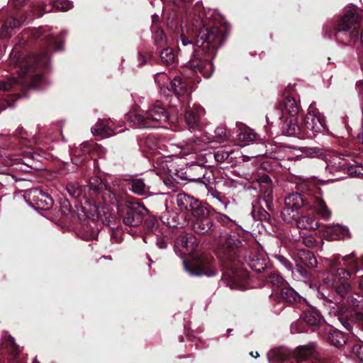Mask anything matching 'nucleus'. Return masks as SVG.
I'll use <instances>...</instances> for the list:
<instances>
[{
    "label": "nucleus",
    "instance_id": "38",
    "mask_svg": "<svg viewBox=\"0 0 363 363\" xmlns=\"http://www.w3.org/2000/svg\"><path fill=\"white\" fill-rule=\"evenodd\" d=\"M248 265L255 272L261 273L265 269L267 264L264 259L253 257L249 260Z\"/></svg>",
    "mask_w": 363,
    "mask_h": 363
},
{
    "label": "nucleus",
    "instance_id": "55",
    "mask_svg": "<svg viewBox=\"0 0 363 363\" xmlns=\"http://www.w3.org/2000/svg\"><path fill=\"white\" fill-rule=\"evenodd\" d=\"M303 243L308 247H313L315 246L316 240L311 235L303 237Z\"/></svg>",
    "mask_w": 363,
    "mask_h": 363
},
{
    "label": "nucleus",
    "instance_id": "41",
    "mask_svg": "<svg viewBox=\"0 0 363 363\" xmlns=\"http://www.w3.org/2000/svg\"><path fill=\"white\" fill-rule=\"evenodd\" d=\"M266 279L267 281L273 286L284 287L286 284L285 279L277 272H270Z\"/></svg>",
    "mask_w": 363,
    "mask_h": 363
},
{
    "label": "nucleus",
    "instance_id": "56",
    "mask_svg": "<svg viewBox=\"0 0 363 363\" xmlns=\"http://www.w3.org/2000/svg\"><path fill=\"white\" fill-rule=\"evenodd\" d=\"M293 271L294 272V274L296 272L298 273L301 278H307L308 276L307 270L298 264L296 265L295 269Z\"/></svg>",
    "mask_w": 363,
    "mask_h": 363
},
{
    "label": "nucleus",
    "instance_id": "42",
    "mask_svg": "<svg viewBox=\"0 0 363 363\" xmlns=\"http://www.w3.org/2000/svg\"><path fill=\"white\" fill-rule=\"evenodd\" d=\"M171 86L177 96H182L186 91V85L179 77H175L171 82Z\"/></svg>",
    "mask_w": 363,
    "mask_h": 363
},
{
    "label": "nucleus",
    "instance_id": "36",
    "mask_svg": "<svg viewBox=\"0 0 363 363\" xmlns=\"http://www.w3.org/2000/svg\"><path fill=\"white\" fill-rule=\"evenodd\" d=\"M130 184L131 186L130 189L133 193L137 195H145L148 191L147 185L144 179L142 178L133 179L130 182Z\"/></svg>",
    "mask_w": 363,
    "mask_h": 363
},
{
    "label": "nucleus",
    "instance_id": "28",
    "mask_svg": "<svg viewBox=\"0 0 363 363\" xmlns=\"http://www.w3.org/2000/svg\"><path fill=\"white\" fill-rule=\"evenodd\" d=\"M264 180L265 182L269 183L268 186L266 188L263 198L259 199L257 201H260L261 203L263 202L264 203V205L266 208L269 210L272 211L274 210V205H273V195H272V189L271 185V179L266 176L264 177Z\"/></svg>",
    "mask_w": 363,
    "mask_h": 363
},
{
    "label": "nucleus",
    "instance_id": "19",
    "mask_svg": "<svg viewBox=\"0 0 363 363\" xmlns=\"http://www.w3.org/2000/svg\"><path fill=\"white\" fill-rule=\"evenodd\" d=\"M323 304L325 306L330 308V313H333L335 316L337 317V320L342 324V325L348 331H352V322L350 319L343 317L340 315V312L336 309V303L332 301L327 297H324Z\"/></svg>",
    "mask_w": 363,
    "mask_h": 363
},
{
    "label": "nucleus",
    "instance_id": "23",
    "mask_svg": "<svg viewBox=\"0 0 363 363\" xmlns=\"http://www.w3.org/2000/svg\"><path fill=\"white\" fill-rule=\"evenodd\" d=\"M280 296L283 301L289 303H300L301 301H305L298 292L287 284L282 287Z\"/></svg>",
    "mask_w": 363,
    "mask_h": 363
},
{
    "label": "nucleus",
    "instance_id": "54",
    "mask_svg": "<svg viewBox=\"0 0 363 363\" xmlns=\"http://www.w3.org/2000/svg\"><path fill=\"white\" fill-rule=\"evenodd\" d=\"M352 352L361 362H363V345H354Z\"/></svg>",
    "mask_w": 363,
    "mask_h": 363
},
{
    "label": "nucleus",
    "instance_id": "30",
    "mask_svg": "<svg viewBox=\"0 0 363 363\" xmlns=\"http://www.w3.org/2000/svg\"><path fill=\"white\" fill-rule=\"evenodd\" d=\"M197 168L200 170L201 174H202L201 177L194 178L191 180L194 182H197L199 183L203 184L207 189H210L211 191L213 189L212 187V179H213V173L211 171L207 170L206 168L201 166H198Z\"/></svg>",
    "mask_w": 363,
    "mask_h": 363
},
{
    "label": "nucleus",
    "instance_id": "45",
    "mask_svg": "<svg viewBox=\"0 0 363 363\" xmlns=\"http://www.w3.org/2000/svg\"><path fill=\"white\" fill-rule=\"evenodd\" d=\"M362 165L352 164L349 162L345 174L352 177H357L363 176Z\"/></svg>",
    "mask_w": 363,
    "mask_h": 363
},
{
    "label": "nucleus",
    "instance_id": "25",
    "mask_svg": "<svg viewBox=\"0 0 363 363\" xmlns=\"http://www.w3.org/2000/svg\"><path fill=\"white\" fill-rule=\"evenodd\" d=\"M162 222L167 225L171 228H184L186 223L187 220L184 218L183 220H179V217L177 213L172 212L167 213L162 216L161 218Z\"/></svg>",
    "mask_w": 363,
    "mask_h": 363
},
{
    "label": "nucleus",
    "instance_id": "20",
    "mask_svg": "<svg viewBox=\"0 0 363 363\" xmlns=\"http://www.w3.org/2000/svg\"><path fill=\"white\" fill-rule=\"evenodd\" d=\"M339 258V255H335L332 258L326 259L330 265L329 272L331 274H334L339 277L341 279H347L350 277V272L347 270L340 267V262Z\"/></svg>",
    "mask_w": 363,
    "mask_h": 363
},
{
    "label": "nucleus",
    "instance_id": "48",
    "mask_svg": "<svg viewBox=\"0 0 363 363\" xmlns=\"http://www.w3.org/2000/svg\"><path fill=\"white\" fill-rule=\"evenodd\" d=\"M179 21H178V16L177 13V11L174 10L171 11L167 17V26L172 29L174 30L178 26Z\"/></svg>",
    "mask_w": 363,
    "mask_h": 363
},
{
    "label": "nucleus",
    "instance_id": "63",
    "mask_svg": "<svg viewBox=\"0 0 363 363\" xmlns=\"http://www.w3.org/2000/svg\"><path fill=\"white\" fill-rule=\"evenodd\" d=\"M10 3L15 7L21 6L26 0H9Z\"/></svg>",
    "mask_w": 363,
    "mask_h": 363
},
{
    "label": "nucleus",
    "instance_id": "40",
    "mask_svg": "<svg viewBox=\"0 0 363 363\" xmlns=\"http://www.w3.org/2000/svg\"><path fill=\"white\" fill-rule=\"evenodd\" d=\"M300 259L301 262L308 267L314 268L317 267V259L314 255L310 251L303 252Z\"/></svg>",
    "mask_w": 363,
    "mask_h": 363
},
{
    "label": "nucleus",
    "instance_id": "1",
    "mask_svg": "<svg viewBox=\"0 0 363 363\" xmlns=\"http://www.w3.org/2000/svg\"><path fill=\"white\" fill-rule=\"evenodd\" d=\"M50 63L47 51L37 56L26 57L21 52L20 45H16L10 52L7 64L9 72L17 74L16 77L0 82V89L8 91L16 89L18 86L43 89L47 84V80L40 74L35 72L39 67H47Z\"/></svg>",
    "mask_w": 363,
    "mask_h": 363
},
{
    "label": "nucleus",
    "instance_id": "10",
    "mask_svg": "<svg viewBox=\"0 0 363 363\" xmlns=\"http://www.w3.org/2000/svg\"><path fill=\"white\" fill-rule=\"evenodd\" d=\"M303 128L304 135L308 134L311 131L313 135L322 133L326 128L325 117L319 112L315 111L311 104L308 108V113L303 121Z\"/></svg>",
    "mask_w": 363,
    "mask_h": 363
},
{
    "label": "nucleus",
    "instance_id": "12",
    "mask_svg": "<svg viewBox=\"0 0 363 363\" xmlns=\"http://www.w3.org/2000/svg\"><path fill=\"white\" fill-rule=\"evenodd\" d=\"M182 262L185 271L192 277L206 275L211 277L216 275L218 272L214 267H207L201 259H195L189 263L183 259Z\"/></svg>",
    "mask_w": 363,
    "mask_h": 363
},
{
    "label": "nucleus",
    "instance_id": "49",
    "mask_svg": "<svg viewBox=\"0 0 363 363\" xmlns=\"http://www.w3.org/2000/svg\"><path fill=\"white\" fill-rule=\"evenodd\" d=\"M157 221L155 218L150 217L145 220L144 228L147 233H153Z\"/></svg>",
    "mask_w": 363,
    "mask_h": 363
},
{
    "label": "nucleus",
    "instance_id": "9",
    "mask_svg": "<svg viewBox=\"0 0 363 363\" xmlns=\"http://www.w3.org/2000/svg\"><path fill=\"white\" fill-rule=\"evenodd\" d=\"M148 210L140 203L127 201L125 211L122 216L125 225L131 227H138L143 222Z\"/></svg>",
    "mask_w": 363,
    "mask_h": 363
},
{
    "label": "nucleus",
    "instance_id": "39",
    "mask_svg": "<svg viewBox=\"0 0 363 363\" xmlns=\"http://www.w3.org/2000/svg\"><path fill=\"white\" fill-rule=\"evenodd\" d=\"M138 143L140 147H145L152 150H155L158 147L157 138L154 135H148L145 138L140 139Z\"/></svg>",
    "mask_w": 363,
    "mask_h": 363
},
{
    "label": "nucleus",
    "instance_id": "22",
    "mask_svg": "<svg viewBox=\"0 0 363 363\" xmlns=\"http://www.w3.org/2000/svg\"><path fill=\"white\" fill-rule=\"evenodd\" d=\"M298 228L304 230H315L319 228V222L309 216H297L294 222Z\"/></svg>",
    "mask_w": 363,
    "mask_h": 363
},
{
    "label": "nucleus",
    "instance_id": "7",
    "mask_svg": "<svg viewBox=\"0 0 363 363\" xmlns=\"http://www.w3.org/2000/svg\"><path fill=\"white\" fill-rule=\"evenodd\" d=\"M213 240L217 241V254L223 259H231L234 250L241 245L240 240L234 235H229L222 229L213 231Z\"/></svg>",
    "mask_w": 363,
    "mask_h": 363
},
{
    "label": "nucleus",
    "instance_id": "31",
    "mask_svg": "<svg viewBox=\"0 0 363 363\" xmlns=\"http://www.w3.org/2000/svg\"><path fill=\"white\" fill-rule=\"evenodd\" d=\"M210 196L214 200L213 201V204L221 211H226L228 206L230 203L228 198H226L223 194L220 192L212 189L210 192Z\"/></svg>",
    "mask_w": 363,
    "mask_h": 363
},
{
    "label": "nucleus",
    "instance_id": "53",
    "mask_svg": "<svg viewBox=\"0 0 363 363\" xmlns=\"http://www.w3.org/2000/svg\"><path fill=\"white\" fill-rule=\"evenodd\" d=\"M349 289V284L346 283H342L336 287L335 291L341 298H345L347 296Z\"/></svg>",
    "mask_w": 363,
    "mask_h": 363
},
{
    "label": "nucleus",
    "instance_id": "5",
    "mask_svg": "<svg viewBox=\"0 0 363 363\" xmlns=\"http://www.w3.org/2000/svg\"><path fill=\"white\" fill-rule=\"evenodd\" d=\"M86 187L87 194H84V200L87 205L98 208L103 201L104 204L116 205L118 207L116 194L101 178L92 177L89 186Z\"/></svg>",
    "mask_w": 363,
    "mask_h": 363
},
{
    "label": "nucleus",
    "instance_id": "43",
    "mask_svg": "<svg viewBox=\"0 0 363 363\" xmlns=\"http://www.w3.org/2000/svg\"><path fill=\"white\" fill-rule=\"evenodd\" d=\"M42 13H35L33 9L26 11V13L21 17L20 21L21 26L28 24L30 23L35 18L40 17Z\"/></svg>",
    "mask_w": 363,
    "mask_h": 363
},
{
    "label": "nucleus",
    "instance_id": "62",
    "mask_svg": "<svg viewBox=\"0 0 363 363\" xmlns=\"http://www.w3.org/2000/svg\"><path fill=\"white\" fill-rule=\"evenodd\" d=\"M278 352L277 350H270L268 354H267V356H268V361L269 363H273L272 362V358L273 357H275L277 358V353Z\"/></svg>",
    "mask_w": 363,
    "mask_h": 363
},
{
    "label": "nucleus",
    "instance_id": "47",
    "mask_svg": "<svg viewBox=\"0 0 363 363\" xmlns=\"http://www.w3.org/2000/svg\"><path fill=\"white\" fill-rule=\"evenodd\" d=\"M53 6L59 11L65 12L73 7V4L69 0H57L54 1Z\"/></svg>",
    "mask_w": 363,
    "mask_h": 363
},
{
    "label": "nucleus",
    "instance_id": "46",
    "mask_svg": "<svg viewBox=\"0 0 363 363\" xmlns=\"http://www.w3.org/2000/svg\"><path fill=\"white\" fill-rule=\"evenodd\" d=\"M222 279L226 281L227 285L231 289H242V288L236 284L235 275L231 276L228 272H225L222 274Z\"/></svg>",
    "mask_w": 363,
    "mask_h": 363
},
{
    "label": "nucleus",
    "instance_id": "2",
    "mask_svg": "<svg viewBox=\"0 0 363 363\" xmlns=\"http://www.w3.org/2000/svg\"><path fill=\"white\" fill-rule=\"evenodd\" d=\"M215 18V11L210 9L206 10L201 2H196L192 11L189 36L181 35L182 45L196 46L203 52L215 55L216 50L225 40L223 32L218 27L211 26Z\"/></svg>",
    "mask_w": 363,
    "mask_h": 363
},
{
    "label": "nucleus",
    "instance_id": "60",
    "mask_svg": "<svg viewBox=\"0 0 363 363\" xmlns=\"http://www.w3.org/2000/svg\"><path fill=\"white\" fill-rule=\"evenodd\" d=\"M156 245L160 249H164L167 247V243L162 238H157Z\"/></svg>",
    "mask_w": 363,
    "mask_h": 363
},
{
    "label": "nucleus",
    "instance_id": "29",
    "mask_svg": "<svg viewBox=\"0 0 363 363\" xmlns=\"http://www.w3.org/2000/svg\"><path fill=\"white\" fill-rule=\"evenodd\" d=\"M238 139L240 142H242L243 145H249L250 143L256 142L259 140L257 134L251 128H244L240 130L238 135Z\"/></svg>",
    "mask_w": 363,
    "mask_h": 363
},
{
    "label": "nucleus",
    "instance_id": "6",
    "mask_svg": "<svg viewBox=\"0 0 363 363\" xmlns=\"http://www.w3.org/2000/svg\"><path fill=\"white\" fill-rule=\"evenodd\" d=\"M129 117L138 128H157L159 127L157 123H164L169 118L167 111L159 101L154 104L144 115L130 113Z\"/></svg>",
    "mask_w": 363,
    "mask_h": 363
},
{
    "label": "nucleus",
    "instance_id": "16",
    "mask_svg": "<svg viewBox=\"0 0 363 363\" xmlns=\"http://www.w3.org/2000/svg\"><path fill=\"white\" fill-rule=\"evenodd\" d=\"M205 115L203 108L197 107L187 110L185 113V121L189 129H196L201 124V118Z\"/></svg>",
    "mask_w": 363,
    "mask_h": 363
},
{
    "label": "nucleus",
    "instance_id": "13",
    "mask_svg": "<svg viewBox=\"0 0 363 363\" xmlns=\"http://www.w3.org/2000/svg\"><path fill=\"white\" fill-rule=\"evenodd\" d=\"M194 219L193 228L196 233L200 235H209L213 240V231L216 229H220L216 226L208 216V211L206 208V213L203 216H196Z\"/></svg>",
    "mask_w": 363,
    "mask_h": 363
},
{
    "label": "nucleus",
    "instance_id": "14",
    "mask_svg": "<svg viewBox=\"0 0 363 363\" xmlns=\"http://www.w3.org/2000/svg\"><path fill=\"white\" fill-rule=\"evenodd\" d=\"M197 247L195 239L191 234L182 233L179 235L174 244V252L180 257L192 254Z\"/></svg>",
    "mask_w": 363,
    "mask_h": 363
},
{
    "label": "nucleus",
    "instance_id": "59",
    "mask_svg": "<svg viewBox=\"0 0 363 363\" xmlns=\"http://www.w3.org/2000/svg\"><path fill=\"white\" fill-rule=\"evenodd\" d=\"M299 324V322L298 321H296V322H294L293 323L291 324V332L292 333H301L302 330L298 329V325Z\"/></svg>",
    "mask_w": 363,
    "mask_h": 363
},
{
    "label": "nucleus",
    "instance_id": "21",
    "mask_svg": "<svg viewBox=\"0 0 363 363\" xmlns=\"http://www.w3.org/2000/svg\"><path fill=\"white\" fill-rule=\"evenodd\" d=\"M21 23L18 19L14 18H8L4 21L0 30V38H9L11 37L13 31L20 28Z\"/></svg>",
    "mask_w": 363,
    "mask_h": 363
},
{
    "label": "nucleus",
    "instance_id": "4",
    "mask_svg": "<svg viewBox=\"0 0 363 363\" xmlns=\"http://www.w3.org/2000/svg\"><path fill=\"white\" fill-rule=\"evenodd\" d=\"M302 208L306 210L314 209L325 220L331 217V211L327 207L320 191L313 195L295 192L289 194L284 198V207L281 212L282 220L287 223H294Z\"/></svg>",
    "mask_w": 363,
    "mask_h": 363
},
{
    "label": "nucleus",
    "instance_id": "32",
    "mask_svg": "<svg viewBox=\"0 0 363 363\" xmlns=\"http://www.w3.org/2000/svg\"><path fill=\"white\" fill-rule=\"evenodd\" d=\"M67 193L74 199H84V194H87L86 187L79 185L77 182L69 183L66 186Z\"/></svg>",
    "mask_w": 363,
    "mask_h": 363
},
{
    "label": "nucleus",
    "instance_id": "15",
    "mask_svg": "<svg viewBox=\"0 0 363 363\" xmlns=\"http://www.w3.org/2000/svg\"><path fill=\"white\" fill-rule=\"evenodd\" d=\"M199 49L194 50V57L189 61V65L194 72L201 73L205 78H209L214 70V66L206 60L199 57Z\"/></svg>",
    "mask_w": 363,
    "mask_h": 363
},
{
    "label": "nucleus",
    "instance_id": "51",
    "mask_svg": "<svg viewBox=\"0 0 363 363\" xmlns=\"http://www.w3.org/2000/svg\"><path fill=\"white\" fill-rule=\"evenodd\" d=\"M154 32V38L157 44H162L166 43L167 37L164 31L160 28H155Z\"/></svg>",
    "mask_w": 363,
    "mask_h": 363
},
{
    "label": "nucleus",
    "instance_id": "26",
    "mask_svg": "<svg viewBox=\"0 0 363 363\" xmlns=\"http://www.w3.org/2000/svg\"><path fill=\"white\" fill-rule=\"evenodd\" d=\"M91 133L94 135L108 138L116 134L108 125L104 121H98L92 128Z\"/></svg>",
    "mask_w": 363,
    "mask_h": 363
},
{
    "label": "nucleus",
    "instance_id": "61",
    "mask_svg": "<svg viewBox=\"0 0 363 363\" xmlns=\"http://www.w3.org/2000/svg\"><path fill=\"white\" fill-rule=\"evenodd\" d=\"M45 28L43 27H39L38 29H36L33 33L34 38H39L40 37L43 33L45 32Z\"/></svg>",
    "mask_w": 363,
    "mask_h": 363
},
{
    "label": "nucleus",
    "instance_id": "11",
    "mask_svg": "<svg viewBox=\"0 0 363 363\" xmlns=\"http://www.w3.org/2000/svg\"><path fill=\"white\" fill-rule=\"evenodd\" d=\"M342 154L333 153L325 157V172L332 176H337L332 180H339L343 178L340 175L342 173L345 174L350 160L348 158L342 157Z\"/></svg>",
    "mask_w": 363,
    "mask_h": 363
},
{
    "label": "nucleus",
    "instance_id": "33",
    "mask_svg": "<svg viewBox=\"0 0 363 363\" xmlns=\"http://www.w3.org/2000/svg\"><path fill=\"white\" fill-rule=\"evenodd\" d=\"M314 353V348L312 345H304V346H300L296 349V357L298 362L302 361H307L306 363H311L308 362V359L310 357H311ZM318 360H315V362L311 363H315Z\"/></svg>",
    "mask_w": 363,
    "mask_h": 363
},
{
    "label": "nucleus",
    "instance_id": "57",
    "mask_svg": "<svg viewBox=\"0 0 363 363\" xmlns=\"http://www.w3.org/2000/svg\"><path fill=\"white\" fill-rule=\"evenodd\" d=\"M216 135L221 139H226V130L224 128H217L215 130Z\"/></svg>",
    "mask_w": 363,
    "mask_h": 363
},
{
    "label": "nucleus",
    "instance_id": "18",
    "mask_svg": "<svg viewBox=\"0 0 363 363\" xmlns=\"http://www.w3.org/2000/svg\"><path fill=\"white\" fill-rule=\"evenodd\" d=\"M300 111L299 100H296L291 96H286L284 99L283 107L281 111L283 116L289 114L291 117H295Z\"/></svg>",
    "mask_w": 363,
    "mask_h": 363
},
{
    "label": "nucleus",
    "instance_id": "3",
    "mask_svg": "<svg viewBox=\"0 0 363 363\" xmlns=\"http://www.w3.org/2000/svg\"><path fill=\"white\" fill-rule=\"evenodd\" d=\"M360 27V16L354 6H348L335 22L324 24L323 32L325 38H331L334 36L337 42L344 45L354 46L360 42L363 47V30L359 36Z\"/></svg>",
    "mask_w": 363,
    "mask_h": 363
},
{
    "label": "nucleus",
    "instance_id": "27",
    "mask_svg": "<svg viewBox=\"0 0 363 363\" xmlns=\"http://www.w3.org/2000/svg\"><path fill=\"white\" fill-rule=\"evenodd\" d=\"M67 31H62L59 36L55 37L52 35H48L45 37V43L48 46V50L54 51L62 50L63 40L61 39V36L65 35Z\"/></svg>",
    "mask_w": 363,
    "mask_h": 363
},
{
    "label": "nucleus",
    "instance_id": "8",
    "mask_svg": "<svg viewBox=\"0 0 363 363\" xmlns=\"http://www.w3.org/2000/svg\"><path fill=\"white\" fill-rule=\"evenodd\" d=\"M176 203L187 220L206 213V208L198 199L185 193L177 195Z\"/></svg>",
    "mask_w": 363,
    "mask_h": 363
},
{
    "label": "nucleus",
    "instance_id": "64",
    "mask_svg": "<svg viewBox=\"0 0 363 363\" xmlns=\"http://www.w3.org/2000/svg\"><path fill=\"white\" fill-rule=\"evenodd\" d=\"M96 237H97V232L95 230H93L91 235H85L83 236V238L84 240H94Z\"/></svg>",
    "mask_w": 363,
    "mask_h": 363
},
{
    "label": "nucleus",
    "instance_id": "17",
    "mask_svg": "<svg viewBox=\"0 0 363 363\" xmlns=\"http://www.w3.org/2000/svg\"><path fill=\"white\" fill-rule=\"evenodd\" d=\"M282 133L287 136H294L299 138H304L303 128L299 127L296 123V118L291 117L286 119L281 126Z\"/></svg>",
    "mask_w": 363,
    "mask_h": 363
},
{
    "label": "nucleus",
    "instance_id": "44",
    "mask_svg": "<svg viewBox=\"0 0 363 363\" xmlns=\"http://www.w3.org/2000/svg\"><path fill=\"white\" fill-rule=\"evenodd\" d=\"M18 181L15 175L11 173L0 172V184L7 186Z\"/></svg>",
    "mask_w": 363,
    "mask_h": 363
},
{
    "label": "nucleus",
    "instance_id": "52",
    "mask_svg": "<svg viewBox=\"0 0 363 363\" xmlns=\"http://www.w3.org/2000/svg\"><path fill=\"white\" fill-rule=\"evenodd\" d=\"M230 153L225 150H218L214 152V158L218 162H224L229 157Z\"/></svg>",
    "mask_w": 363,
    "mask_h": 363
},
{
    "label": "nucleus",
    "instance_id": "37",
    "mask_svg": "<svg viewBox=\"0 0 363 363\" xmlns=\"http://www.w3.org/2000/svg\"><path fill=\"white\" fill-rule=\"evenodd\" d=\"M303 319L309 325H313L320 323L321 315L318 311L312 308L304 311Z\"/></svg>",
    "mask_w": 363,
    "mask_h": 363
},
{
    "label": "nucleus",
    "instance_id": "34",
    "mask_svg": "<svg viewBox=\"0 0 363 363\" xmlns=\"http://www.w3.org/2000/svg\"><path fill=\"white\" fill-rule=\"evenodd\" d=\"M160 60L162 64L170 66L176 63L177 54L171 48H164L160 54Z\"/></svg>",
    "mask_w": 363,
    "mask_h": 363
},
{
    "label": "nucleus",
    "instance_id": "58",
    "mask_svg": "<svg viewBox=\"0 0 363 363\" xmlns=\"http://www.w3.org/2000/svg\"><path fill=\"white\" fill-rule=\"evenodd\" d=\"M318 151L316 149L314 148H306L304 153L310 157H313L317 154Z\"/></svg>",
    "mask_w": 363,
    "mask_h": 363
},
{
    "label": "nucleus",
    "instance_id": "35",
    "mask_svg": "<svg viewBox=\"0 0 363 363\" xmlns=\"http://www.w3.org/2000/svg\"><path fill=\"white\" fill-rule=\"evenodd\" d=\"M259 204H261L260 201H257L252 203V215L255 219H258L260 220H269L270 215L269 213L263 208L259 206Z\"/></svg>",
    "mask_w": 363,
    "mask_h": 363
},
{
    "label": "nucleus",
    "instance_id": "24",
    "mask_svg": "<svg viewBox=\"0 0 363 363\" xmlns=\"http://www.w3.org/2000/svg\"><path fill=\"white\" fill-rule=\"evenodd\" d=\"M325 331L326 337L330 344L335 347H340L346 342V337L341 331L335 330L333 328L326 329Z\"/></svg>",
    "mask_w": 363,
    "mask_h": 363
},
{
    "label": "nucleus",
    "instance_id": "50",
    "mask_svg": "<svg viewBox=\"0 0 363 363\" xmlns=\"http://www.w3.org/2000/svg\"><path fill=\"white\" fill-rule=\"evenodd\" d=\"M274 257L288 271L291 272L292 274H294L291 264L290 263L289 260H288L285 257L279 254H276L274 255Z\"/></svg>",
    "mask_w": 363,
    "mask_h": 363
}]
</instances>
